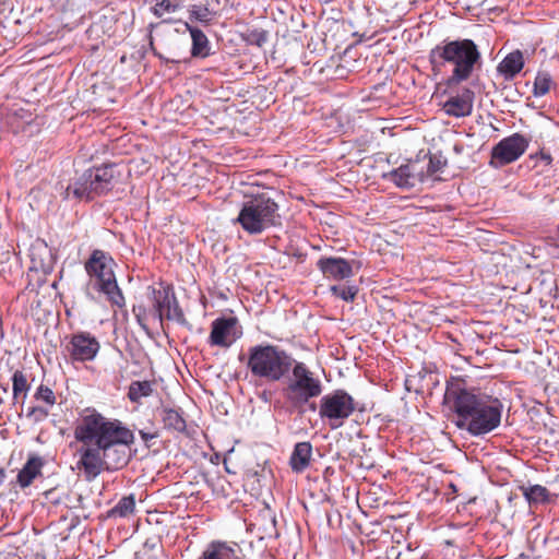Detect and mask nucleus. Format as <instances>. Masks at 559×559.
I'll return each mask as SVG.
<instances>
[{"mask_svg":"<svg viewBox=\"0 0 559 559\" xmlns=\"http://www.w3.org/2000/svg\"><path fill=\"white\" fill-rule=\"evenodd\" d=\"M29 384L26 376L21 370H16L12 376V392L13 399L19 400L21 396L24 400L29 391Z\"/></svg>","mask_w":559,"mask_h":559,"instance_id":"nucleus-25","label":"nucleus"},{"mask_svg":"<svg viewBox=\"0 0 559 559\" xmlns=\"http://www.w3.org/2000/svg\"><path fill=\"white\" fill-rule=\"evenodd\" d=\"M551 76L547 72H538L534 81L533 94L536 97L546 95L551 86Z\"/></svg>","mask_w":559,"mask_h":559,"instance_id":"nucleus-27","label":"nucleus"},{"mask_svg":"<svg viewBox=\"0 0 559 559\" xmlns=\"http://www.w3.org/2000/svg\"><path fill=\"white\" fill-rule=\"evenodd\" d=\"M241 332L237 328L236 318H222L216 319L212 322V331L209 337V342L212 346L229 347L237 338H239Z\"/></svg>","mask_w":559,"mask_h":559,"instance_id":"nucleus-13","label":"nucleus"},{"mask_svg":"<svg viewBox=\"0 0 559 559\" xmlns=\"http://www.w3.org/2000/svg\"><path fill=\"white\" fill-rule=\"evenodd\" d=\"M355 401L347 392L336 390L321 397L319 416L331 429H338L355 412Z\"/></svg>","mask_w":559,"mask_h":559,"instance_id":"nucleus-10","label":"nucleus"},{"mask_svg":"<svg viewBox=\"0 0 559 559\" xmlns=\"http://www.w3.org/2000/svg\"><path fill=\"white\" fill-rule=\"evenodd\" d=\"M523 53L520 50H514L502 59L498 64L497 70L506 80H511L523 69Z\"/></svg>","mask_w":559,"mask_h":559,"instance_id":"nucleus-18","label":"nucleus"},{"mask_svg":"<svg viewBox=\"0 0 559 559\" xmlns=\"http://www.w3.org/2000/svg\"><path fill=\"white\" fill-rule=\"evenodd\" d=\"M192 39L191 55L193 57H206L210 53V43L206 35L199 28L186 23Z\"/></svg>","mask_w":559,"mask_h":559,"instance_id":"nucleus-21","label":"nucleus"},{"mask_svg":"<svg viewBox=\"0 0 559 559\" xmlns=\"http://www.w3.org/2000/svg\"><path fill=\"white\" fill-rule=\"evenodd\" d=\"M190 19L204 24H209L212 21V12L207 7L193 5L190 10Z\"/></svg>","mask_w":559,"mask_h":559,"instance_id":"nucleus-30","label":"nucleus"},{"mask_svg":"<svg viewBox=\"0 0 559 559\" xmlns=\"http://www.w3.org/2000/svg\"><path fill=\"white\" fill-rule=\"evenodd\" d=\"M162 420L165 428L182 432L186 430V420L178 409L164 408L162 412Z\"/></svg>","mask_w":559,"mask_h":559,"instance_id":"nucleus-24","label":"nucleus"},{"mask_svg":"<svg viewBox=\"0 0 559 559\" xmlns=\"http://www.w3.org/2000/svg\"><path fill=\"white\" fill-rule=\"evenodd\" d=\"M429 61L435 73L443 68L450 70L447 85L451 87L473 76L481 66V53L472 39H444L429 51Z\"/></svg>","mask_w":559,"mask_h":559,"instance_id":"nucleus-3","label":"nucleus"},{"mask_svg":"<svg viewBox=\"0 0 559 559\" xmlns=\"http://www.w3.org/2000/svg\"><path fill=\"white\" fill-rule=\"evenodd\" d=\"M318 267L326 278L342 281L353 275L352 265L343 258H321Z\"/></svg>","mask_w":559,"mask_h":559,"instance_id":"nucleus-16","label":"nucleus"},{"mask_svg":"<svg viewBox=\"0 0 559 559\" xmlns=\"http://www.w3.org/2000/svg\"><path fill=\"white\" fill-rule=\"evenodd\" d=\"M152 10L154 15L162 17L165 14L176 12L178 10V4L171 0H157Z\"/></svg>","mask_w":559,"mask_h":559,"instance_id":"nucleus-29","label":"nucleus"},{"mask_svg":"<svg viewBox=\"0 0 559 559\" xmlns=\"http://www.w3.org/2000/svg\"><path fill=\"white\" fill-rule=\"evenodd\" d=\"M292 373L284 389L285 397L295 406H301L322 392L318 377L301 361L292 362Z\"/></svg>","mask_w":559,"mask_h":559,"instance_id":"nucleus-9","label":"nucleus"},{"mask_svg":"<svg viewBox=\"0 0 559 559\" xmlns=\"http://www.w3.org/2000/svg\"><path fill=\"white\" fill-rule=\"evenodd\" d=\"M37 400L44 401L48 405H53L56 402L55 394L48 386L40 385L35 394Z\"/></svg>","mask_w":559,"mask_h":559,"instance_id":"nucleus-31","label":"nucleus"},{"mask_svg":"<svg viewBox=\"0 0 559 559\" xmlns=\"http://www.w3.org/2000/svg\"><path fill=\"white\" fill-rule=\"evenodd\" d=\"M530 141L520 133L502 139L493 146L490 164L501 167L519 159L528 146Z\"/></svg>","mask_w":559,"mask_h":559,"instance_id":"nucleus-11","label":"nucleus"},{"mask_svg":"<svg viewBox=\"0 0 559 559\" xmlns=\"http://www.w3.org/2000/svg\"><path fill=\"white\" fill-rule=\"evenodd\" d=\"M4 477H5V473H4L3 468L0 467V485L3 483Z\"/></svg>","mask_w":559,"mask_h":559,"instance_id":"nucleus-37","label":"nucleus"},{"mask_svg":"<svg viewBox=\"0 0 559 559\" xmlns=\"http://www.w3.org/2000/svg\"><path fill=\"white\" fill-rule=\"evenodd\" d=\"M100 345L95 336L87 332L73 334L68 346L71 359L75 361L93 360L99 352Z\"/></svg>","mask_w":559,"mask_h":559,"instance_id":"nucleus-12","label":"nucleus"},{"mask_svg":"<svg viewBox=\"0 0 559 559\" xmlns=\"http://www.w3.org/2000/svg\"><path fill=\"white\" fill-rule=\"evenodd\" d=\"M522 490L530 503H544L549 499L547 488L542 485L523 487Z\"/></svg>","mask_w":559,"mask_h":559,"instance_id":"nucleus-26","label":"nucleus"},{"mask_svg":"<svg viewBox=\"0 0 559 559\" xmlns=\"http://www.w3.org/2000/svg\"><path fill=\"white\" fill-rule=\"evenodd\" d=\"M540 159L545 162L546 165H549L552 160L549 153L540 152Z\"/></svg>","mask_w":559,"mask_h":559,"instance_id":"nucleus-35","label":"nucleus"},{"mask_svg":"<svg viewBox=\"0 0 559 559\" xmlns=\"http://www.w3.org/2000/svg\"><path fill=\"white\" fill-rule=\"evenodd\" d=\"M235 223L249 235H260L281 224L278 205L265 194L255 195L241 204Z\"/></svg>","mask_w":559,"mask_h":559,"instance_id":"nucleus-5","label":"nucleus"},{"mask_svg":"<svg viewBox=\"0 0 559 559\" xmlns=\"http://www.w3.org/2000/svg\"><path fill=\"white\" fill-rule=\"evenodd\" d=\"M312 454L310 442H299L295 445L290 456V466L295 472H302L308 467Z\"/></svg>","mask_w":559,"mask_h":559,"instance_id":"nucleus-20","label":"nucleus"},{"mask_svg":"<svg viewBox=\"0 0 559 559\" xmlns=\"http://www.w3.org/2000/svg\"><path fill=\"white\" fill-rule=\"evenodd\" d=\"M257 35V44L261 46L266 40V35L264 32H260Z\"/></svg>","mask_w":559,"mask_h":559,"instance_id":"nucleus-36","label":"nucleus"},{"mask_svg":"<svg viewBox=\"0 0 559 559\" xmlns=\"http://www.w3.org/2000/svg\"><path fill=\"white\" fill-rule=\"evenodd\" d=\"M154 392V383L147 380L132 381L128 390V399L132 403L140 404L141 400L148 397Z\"/></svg>","mask_w":559,"mask_h":559,"instance_id":"nucleus-22","label":"nucleus"},{"mask_svg":"<svg viewBox=\"0 0 559 559\" xmlns=\"http://www.w3.org/2000/svg\"><path fill=\"white\" fill-rule=\"evenodd\" d=\"M293 358L274 345H257L249 349L247 367L253 377L277 382L292 368Z\"/></svg>","mask_w":559,"mask_h":559,"instance_id":"nucleus-4","label":"nucleus"},{"mask_svg":"<svg viewBox=\"0 0 559 559\" xmlns=\"http://www.w3.org/2000/svg\"><path fill=\"white\" fill-rule=\"evenodd\" d=\"M139 435L142 438V440L145 442L147 447H150L148 442L155 438H157L156 432H148L145 430H139Z\"/></svg>","mask_w":559,"mask_h":559,"instance_id":"nucleus-33","label":"nucleus"},{"mask_svg":"<svg viewBox=\"0 0 559 559\" xmlns=\"http://www.w3.org/2000/svg\"><path fill=\"white\" fill-rule=\"evenodd\" d=\"M114 165L91 168L76 175L66 187L62 195L66 200L91 201L109 191L116 181Z\"/></svg>","mask_w":559,"mask_h":559,"instance_id":"nucleus-6","label":"nucleus"},{"mask_svg":"<svg viewBox=\"0 0 559 559\" xmlns=\"http://www.w3.org/2000/svg\"><path fill=\"white\" fill-rule=\"evenodd\" d=\"M115 262L106 252L94 250L85 263V270L91 277V285L103 293L107 300L118 308L126 305L114 273Z\"/></svg>","mask_w":559,"mask_h":559,"instance_id":"nucleus-7","label":"nucleus"},{"mask_svg":"<svg viewBox=\"0 0 559 559\" xmlns=\"http://www.w3.org/2000/svg\"><path fill=\"white\" fill-rule=\"evenodd\" d=\"M135 499L133 495L122 497L117 504L107 512L109 519H124L134 513Z\"/></svg>","mask_w":559,"mask_h":559,"instance_id":"nucleus-23","label":"nucleus"},{"mask_svg":"<svg viewBox=\"0 0 559 559\" xmlns=\"http://www.w3.org/2000/svg\"><path fill=\"white\" fill-rule=\"evenodd\" d=\"M442 166V163L441 160H435L433 158H430L429 159V164H428V171L430 174H435L437 173Z\"/></svg>","mask_w":559,"mask_h":559,"instance_id":"nucleus-34","label":"nucleus"},{"mask_svg":"<svg viewBox=\"0 0 559 559\" xmlns=\"http://www.w3.org/2000/svg\"><path fill=\"white\" fill-rule=\"evenodd\" d=\"M200 559H246L237 544L213 542L203 551Z\"/></svg>","mask_w":559,"mask_h":559,"instance_id":"nucleus-17","label":"nucleus"},{"mask_svg":"<svg viewBox=\"0 0 559 559\" xmlns=\"http://www.w3.org/2000/svg\"><path fill=\"white\" fill-rule=\"evenodd\" d=\"M331 292L334 296L345 301H353L358 293V288L356 286L334 285L331 287Z\"/></svg>","mask_w":559,"mask_h":559,"instance_id":"nucleus-28","label":"nucleus"},{"mask_svg":"<svg viewBox=\"0 0 559 559\" xmlns=\"http://www.w3.org/2000/svg\"><path fill=\"white\" fill-rule=\"evenodd\" d=\"M418 163H407L384 175V178L394 182L397 187L409 189L423 181V174L418 169Z\"/></svg>","mask_w":559,"mask_h":559,"instance_id":"nucleus-14","label":"nucleus"},{"mask_svg":"<svg viewBox=\"0 0 559 559\" xmlns=\"http://www.w3.org/2000/svg\"><path fill=\"white\" fill-rule=\"evenodd\" d=\"M457 415L455 425L473 436L495 430L501 421L502 404L485 393L465 388H448L444 395Z\"/></svg>","mask_w":559,"mask_h":559,"instance_id":"nucleus-2","label":"nucleus"},{"mask_svg":"<svg viewBox=\"0 0 559 559\" xmlns=\"http://www.w3.org/2000/svg\"><path fill=\"white\" fill-rule=\"evenodd\" d=\"M44 462L39 456H31L17 474V484L22 488L28 487L40 475Z\"/></svg>","mask_w":559,"mask_h":559,"instance_id":"nucleus-19","label":"nucleus"},{"mask_svg":"<svg viewBox=\"0 0 559 559\" xmlns=\"http://www.w3.org/2000/svg\"><path fill=\"white\" fill-rule=\"evenodd\" d=\"M26 416L28 418L33 419L34 421L38 423V421H43L47 418L48 411L44 407L35 406V407L29 408Z\"/></svg>","mask_w":559,"mask_h":559,"instance_id":"nucleus-32","label":"nucleus"},{"mask_svg":"<svg viewBox=\"0 0 559 559\" xmlns=\"http://www.w3.org/2000/svg\"><path fill=\"white\" fill-rule=\"evenodd\" d=\"M147 289L153 308L148 311L139 308V312L135 313V317L141 325H143V321L148 317L157 320L160 324L164 319L181 324L186 322L183 312L170 286L159 284L158 287L150 286Z\"/></svg>","mask_w":559,"mask_h":559,"instance_id":"nucleus-8","label":"nucleus"},{"mask_svg":"<svg viewBox=\"0 0 559 559\" xmlns=\"http://www.w3.org/2000/svg\"><path fill=\"white\" fill-rule=\"evenodd\" d=\"M474 92L464 88L460 94L451 96L444 104L442 109L451 117H467L473 111Z\"/></svg>","mask_w":559,"mask_h":559,"instance_id":"nucleus-15","label":"nucleus"},{"mask_svg":"<svg viewBox=\"0 0 559 559\" xmlns=\"http://www.w3.org/2000/svg\"><path fill=\"white\" fill-rule=\"evenodd\" d=\"M74 438L82 444L76 466L86 478H95L104 469H119L131 459L134 433L120 420L109 419L95 409L87 408L80 415Z\"/></svg>","mask_w":559,"mask_h":559,"instance_id":"nucleus-1","label":"nucleus"}]
</instances>
